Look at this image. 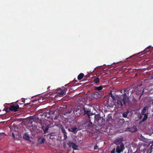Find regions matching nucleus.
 Returning a JSON list of instances; mask_svg holds the SVG:
<instances>
[{
	"instance_id": "f8f14e48",
	"label": "nucleus",
	"mask_w": 153,
	"mask_h": 153,
	"mask_svg": "<svg viewBox=\"0 0 153 153\" xmlns=\"http://www.w3.org/2000/svg\"><path fill=\"white\" fill-rule=\"evenodd\" d=\"M123 141V137H118L115 139L114 141V143L117 145H119L120 144H121L122 142Z\"/></svg>"
},
{
	"instance_id": "2eb2a0df",
	"label": "nucleus",
	"mask_w": 153,
	"mask_h": 153,
	"mask_svg": "<svg viewBox=\"0 0 153 153\" xmlns=\"http://www.w3.org/2000/svg\"><path fill=\"white\" fill-rule=\"evenodd\" d=\"M68 131H71L74 134H76L78 131V129L75 126L74 127H71L70 129H68Z\"/></svg>"
},
{
	"instance_id": "ddd939ff",
	"label": "nucleus",
	"mask_w": 153,
	"mask_h": 153,
	"mask_svg": "<svg viewBox=\"0 0 153 153\" xmlns=\"http://www.w3.org/2000/svg\"><path fill=\"white\" fill-rule=\"evenodd\" d=\"M69 145L70 147H72L74 150H76L77 149L78 146L74 143L70 142Z\"/></svg>"
},
{
	"instance_id": "a211bd4d",
	"label": "nucleus",
	"mask_w": 153,
	"mask_h": 153,
	"mask_svg": "<svg viewBox=\"0 0 153 153\" xmlns=\"http://www.w3.org/2000/svg\"><path fill=\"white\" fill-rule=\"evenodd\" d=\"M94 80L93 82L95 84H97L99 83L100 82V79L98 77H94Z\"/></svg>"
},
{
	"instance_id": "4c0bfd02",
	"label": "nucleus",
	"mask_w": 153,
	"mask_h": 153,
	"mask_svg": "<svg viewBox=\"0 0 153 153\" xmlns=\"http://www.w3.org/2000/svg\"><path fill=\"white\" fill-rule=\"evenodd\" d=\"M25 100H24L23 99V100H22V102H24V103H25Z\"/></svg>"
},
{
	"instance_id": "72a5a7b5",
	"label": "nucleus",
	"mask_w": 153,
	"mask_h": 153,
	"mask_svg": "<svg viewBox=\"0 0 153 153\" xmlns=\"http://www.w3.org/2000/svg\"><path fill=\"white\" fill-rule=\"evenodd\" d=\"M115 148H114L113 149L112 151H111V153H115Z\"/></svg>"
},
{
	"instance_id": "f03ea898",
	"label": "nucleus",
	"mask_w": 153,
	"mask_h": 153,
	"mask_svg": "<svg viewBox=\"0 0 153 153\" xmlns=\"http://www.w3.org/2000/svg\"><path fill=\"white\" fill-rule=\"evenodd\" d=\"M48 111L45 112L44 113H42L40 114V116L41 117H43L44 118L45 120L48 119L53 120V115L55 112L52 111Z\"/></svg>"
},
{
	"instance_id": "f257e3e1",
	"label": "nucleus",
	"mask_w": 153,
	"mask_h": 153,
	"mask_svg": "<svg viewBox=\"0 0 153 153\" xmlns=\"http://www.w3.org/2000/svg\"><path fill=\"white\" fill-rule=\"evenodd\" d=\"M128 102V101L123 98L122 97L116 98L115 100L114 105L118 108H121L125 105L126 103Z\"/></svg>"
},
{
	"instance_id": "6e6552de",
	"label": "nucleus",
	"mask_w": 153,
	"mask_h": 153,
	"mask_svg": "<svg viewBox=\"0 0 153 153\" xmlns=\"http://www.w3.org/2000/svg\"><path fill=\"white\" fill-rule=\"evenodd\" d=\"M19 108V105L16 104L11 105L9 107V109H10V111L14 112L16 111Z\"/></svg>"
},
{
	"instance_id": "7c9ffc66",
	"label": "nucleus",
	"mask_w": 153,
	"mask_h": 153,
	"mask_svg": "<svg viewBox=\"0 0 153 153\" xmlns=\"http://www.w3.org/2000/svg\"><path fill=\"white\" fill-rule=\"evenodd\" d=\"M49 138L50 139L53 140V139L54 138V137L53 135H52L51 134H50Z\"/></svg>"
},
{
	"instance_id": "9d476101",
	"label": "nucleus",
	"mask_w": 153,
	"mask_h": 153,
	"mask_svg": "<svg viewBox=\"0 0 153 153\" xmlns=\"http://www.w3.org/2000/svg\"><path fill=\"white\" fill-rule=\"evenodd\" d=\"M126 131H129L132 133L136 132L137 131V130L136 127L133 125V126L131 127H128L126 129Z\"/></svg>"
},
{
	"instance_id": "20e7f679",
	"label": "nucleus",
	"mask_w": 153,
	"mask_h": 153,
	"mask_svg": "<svg viewBox=\"0 0 153 153\" xmlns=\"http://www.w3.org/2000/svg\"><path fill=\"white\" fill-rule=\"evenodd\" d=\"M94 121L96 123L98 124V126H101L104 124L105 119L102 117H101L99 115H95L94 117Z\"/></svg>"
},
{
	"instance_id": "c756f323",
	"label": "nucleus",
	"mask_w": 153,
	"mask_h": 153,
	"mask_svg": "<svg viewBox=\"0 0 153 153\" xmlns=\"http://www.w3.org/2000/svg\"><path fill=\"white\" fill-rule=\"evenodd\" d=\"M64 137L65 140H66L67 138V133L66 134L64 133Z\"/></svg>"
},
{
	"instance_id": "a19ab883",
	"label": "nucleus",
	"mask_w": 153,
	"mask_h": 153,
	"mask_svg": "<svg viewBox=\"0 0 153 153\" xmlns=\"http://www.w3.org/2000/svg\"><path fill=\"white\" fill-rule=\"evenodd\" d=\"M50 87V86L48 87V88H49Z\"/></svg>"
},
{
	"instance_id": "39448f33",
	"label": "nucleus",
	"mask_w": 153,
	"mask_h": 153,
	"mask_svg": "<svg viewBox=\"0 0 153 153\" xmlns=\"http://www.w3.org/2000/svg\"><path fill=\"white\" fill-rule=\"evenodd\" d=\"M129 88H126L122 90L121 91L122 94L123 93L122 95V97H123V98L125 99V100H126L128 101L129 98L128 96L129 95Z\"/></svg>"
},
{
	"instance_id": "c85d7f7f",
	"label": "nucleus",
	"mask_w": 153,
	"mask_h": 153,
	"mask_svg": "<svg viewBox=\"0 0 153 153\" xmlns=\"http://www.w3.org/2000/svg\"><path fill=\"white\" fill-rule=\"evenodd\" d=\"M62 91L64 92L66 94V91L67 90V88L66 87H64L63 88V89L62 90Z\"/></svg>"
},
{
	"instance_id": "c03bdc74",
	"label": "nucleus",
	"mask_w": 153,
	"mask_h": 153,
	"mask_svg": "<svg viewBox=\"0 0 153 153\" xmlns=\"http://www.w3.org/2000/svg\"><path fill=\"white\" fill-rule=\"evenodd\" d=\"M77 114V116L78 115L77 114Z\"/></svg>"
},
{
	"instance_id": "f704fd0d",
	"label": "nucleus",
	"mask_w": 153,
	"mask_h": 153,
	"mask_svg": "<svg viewBox=\"0 0 153 153\" xmlns=\"http://www.w3.org/2000/svg\"><path fill=\"white\" fill-rule=\"evenodd\" d=\"M151 46H149V47H147L146 48V49H145V50H144V51H147V50L149 48H151Z\"/></svg>"
},
{
	"instance_id": "dca6fc26",
	"label": "nucleus",
	"mask_w": 153,
	"mask_h": 153,
	"mask_svg": "<svg viewBox=\"0 0 153 153\" xmlns=\"http://www.w3.org/2000/svg\"><path fill=\"white\" fill-rule=\"evenodd\" d=\"M65 94L61 89L60 90V92H58L57 93V95L59 97H62Z\"/></svg>"
},
{
	"instance_id": "a878e982",
	"label": "nucleus",
	"mask_w": 153,
	"mask_h": 153,
	"mask_svg": "<svg viewBox=\"0 0 153 153\" xmlns=\"http://www.w3.org/2000/svg\"><path fill=\"white\" fill-rule=\"evenodd\" d=\"M132 100L134 104L136 103L137 102V100L135 99L134 98V96H133V98L132 99Z\"/></svg>"
},
{
	"instance_id": "6ab92c4d",
	"label": "nucleus",
	"mask_w": 153,
	"mask_h": 153,
	"mask_svg": "<svg viewBox=\"0 0 153 153\" xmlns=\"http://www.w3.org/2000/svg\"><path fill=\"white\" fill-rule=\"evenodd\" d=\"M129 113V111L128 110H127L126 111L123 113L122 114L123 117L124 118H126L127 117V115Z\"/></svg>"
},
{
	"instance_id": "1a4fd4ad",
	"label": "nucleus",
	"mask_w": 153,
	"mask_h": 153,
	"mask_svg": "<svg viewBox=\"0 0 153 153\" xmlns=\"http://www.w3.org/2000/svg\"><path fill=\"white\" fill-rule=\"evenodd\" d=\"M40 124L41 126V128L44 131V133H46L48 129V125L42 122H41Z\"/></svg>"
},
{
	"instance_id": "37998d69",
	"label": "nucleus",
	"mask_w": 153,
	"mask_h": 153,
	"mask_svg": "<svg viewBox=\"0 0 153 153\" xmlns=\"http://www.w3.org/2000/svg\"><path fill=\"white\" fill-rule=\"evenodd\" d=\"M75 111H74V112H75Z\"/></svg>"
},
{
	"instance_id": "412c9836",
	"label": "nucleus",
	"mask_w": 153,
	"mask_h": 153,
	"mask_svg": "<svg viewBox=\"0 0 153 153\" xmlns=\"http://www.w3.org/2000/svg\"><path fill=\"white\" fill-rule=\"evenodd\" d=\"M102 86H99L96 87L95 88V90L96 91H100L102 90Z\"/></svg>"
},
{
	"instance_id": "b1692460",
	"label": "nucleus",
	"mask_w": 153,
	"mask_h": 153,
	"mask_svg": "<svg viewBox=\"0 0 153 153\" xmlns=\"http://www.w3.org/2000/svg\"><path fill=\"white\" fill-rule=\"evenodd\" d=\"M5 134L4 133H0V140L3 138L5 136Z\"/></svg>"
},
{
	"instance_id": "5701e85b",
	"label": "nucleus",
	"mask_w": 153,
	"mask_h": 153,
	"mask_svg": "<svg viewBox=\"0 0 153 153\" xmlns=\"http://www.w3.org/2000/svg\"><path fill=\"white\" fill-rule=\"evenodd\" d=\"M144 118L142 119V121H144L146 120L148 117V114H144Z\"/></svg>"
},
{
	"instance_id": "7ed1b4c3",
	"label": "nucleus",
	"mask_w": 153,
	"mask_h": 153,
	"mask_svg": "<svg viewBox=\"0 0 153 153\" xmlns=\"http://www.w3.org/2000/svg\"><path fill=\"white\" fill-rule=\"evenodd\" d=\"M142 85H138L135 91V94L137 96H139V100H140L144 91V88L141 87Z\"/></svg>"
},
{
	"instance_id": "393cba45",
	"label": "nucleus",
	"mask_w": 153,
	"mask_h": 153,
	"mask_svg": "<svg viewBox=\"0 0 153 153\" xmlns=\"http://www.w3.org/2000/svg\"><path fill=\"white\" fill-rule=\"evenodd\" d=\"M45 138L44 137L40 138L39 139V141L41 143H43L45 141Z\"/></svg>"
},
{
	"instance_id": "aec40b11",
	"label": "nucleus",
	"mask_w": 153,
	"mask_h": 153,
	"mask_svg": "<svg viewBox=\"0 0 153 153\" xmlns=\"http://www.w3.org/2000/svg\"><path fill=\"white\" fill-rule=\"evenodd\" d=\"M23 137L24 139H25L27 140H29V136L28 134L26 133H25L24 134V135L23 136Z\"/></svg>"
},
{
	"instance_id": "2f4dec72",
	"label": "nucleus",
	"mask_w": 153,
	"mask_h": 153,
	"mask_svg": "<svg viewBox=\"0 0 153 153\" xmlns=\"http://www.w3.org/2000/svg\"><path fill=\"white\" fill-rule=\"evenodd\" d=\"M94 149L95 150H97L99 149V147L97 145H95L94 146Z\"/></svg>"
},
{
	"instance_id": "a18cd8bd",
	"label": "nucleus",
	"mask_w": 153,
	"mask_h": 153,
	"mask_svg": "<svg viewBox=\"0 0 153 153\" xmlns=\"http://www.w3.org/2000/svg\"><path fill=\"white\" fill-rule=\"evenodd\" d=\"M77 114V116L78 115L77 114Z\"/></svg>"
},
{
	"instance_id": "423d86ee",
	"label": "nucleus",
	"mask_w": 153,
	"mask_h": 153,
	"mask_svg": "<svg viewBox=\"0 0 153 153\" xmlns=\"http://www.w3.org/2000/svg\"><path fill=\"white\" fill-rule=\"evenodd\" d=\"M83 110L84 111V115L87 116L88 119L89 120L91 118V116H93L94 115L93 113H92L91 112L90 109H87V108H85L84 107H83Z\"/></svg>"
},
{
	"instance_id": "0eeeda50",
	"label": "nucleus",
	"mask_w": 153,
	"mask_h": 153,
	"mask_svg": "<svg viewBox=\"0 0 153 153\" xmlns=\"http://www.w3.org/2000/svg\"><path fill=\"white\" fill-rule=\"evenodd\" d=\"M125 149V147L123 143L120 144V146H117L116 149V152L117 153L122 152Z\"/></svg>"
},
{
	"instance_id": "e433bc0d",
	"label": "nucleus",
	"mask_w": 153,
	"mask_h": 153,
	"mask_svg": "<svg viewBox=\"0 0 153 153\" xmlns=\"http://www.w3.org/2000/svg\"><path fill=\"white\" fill-rule=\"evenodd\" d=\"M12 136L13 138H15V135L13 133L12 134Z\"/></svg>"
},
{
	"instance_id": "cd10ccee",
	"label": "nucleus",
	"mask_w": 153,
	"mask_h": 153,
	"mask_svg": "<svg viewBox=\"0 0 153 153\" xmlns=\"http://www.w3.org/2000/svg\"><path fill=\"white\" fill-rule=\"evenodd\" d=\"M96 95H98L97 97H101V95L98 92H95L94 94V96H95Z\"/></svg>"
},
{
	"instance_id": "bb28decb",
	"label": "nucleus",
	"mask_w": 153,
	"mask_h": 153,
	"mask_svg": "<svg viewBox=\"0 0 153 153\" xmlns=\"http://www.w3.org/2000/svg\"><path fill=\"white\" fill-rule=\"evenodd\" d=\"M61 130L62 132V133L63 134H64V133L66 134V132L63 127L62 128H61Z\"/></svg>"
},
{
	"instance_id": "473e14b6",
	"label": "nucleus",
	"mask_w": 153,
	"mask_h": 153,
	"mask_svg": "<svg viewBox=\"0 0 153 153\" xmlns=\"http://www.w3.org/2000/svg\"><path fill=\"white\" fill-rule=\"evenodd\" d=\"M10 111V109H9V108H6V109L5 110V111L6 112H8Z\"/></svg>"
},
{
	"instance_id": "c9c22d12",
	"label": "nucleus",
	"mask_w": 153,
	"mask_h": 153,
	"mask_svg": "<svg viewBox=\"0 0 153 153\" xmlns=\"http://www.w3.org/2000/svg\"><path fill=\"white\" fill-rule=\"evenodd\" d=\"M58 117V116H57L56 115V116L54 118V120H56L57 119V118Z\"/></svg>"
},
{
	"instance_id": "4468645a",
	"label": "nucleus",
	"mask_w": 153,
	"mask_h": 153,
	"mask_svg": "<svg viewBox=\"0 0 153 153\" xmlns=\"http://www.w3.org/2000/svg\"><path fill=\"white\" fill-rule=\"evenodd\" d=\"M148 108L146 106L144 107V108L142 111L141 114V116H143L144 114H148Z\"/></svg>"
},
{
	"instance_id": "f3484780",
	"label": "nucleus",
	"mask_w": 153,
	"mask_h": 153,
	"mask_svg": "<svg viewBox=\"0 0 153 153\" xmlns=\"http://www.w3.org/2000/svg\"><path fill=\"white\" fill-rule=\"evenodd\" d=\"M84 76V75L83 73H80L78 76L77 79H78L79 80H80L82 79Z\"/></svg>"
},
{
	"instance_id": "79ce46f5",
	"label": "nucleus",
	"mask_w": 153,
	"mask_h": 153,
	"mask_svg": "<svg viewBox=\"0 0 153 153\" xmlns=\"http://www.w3.org/2000/svg\"><path fill=\"white\" fill-rule=\"evenodd\" d=\"M67 85V84L65 85V86H66Z\"/></svg>"
},
{
	"instance_id": "9b49d317",
	"label": "nucleus",
	"mask_w": 153,
	"mask_h": 153,
	"mask_svg": "<svg viewBox=\"0 0 153 153\" xmlns=\"http://www.w3.org/2000/svg\"><path fill=\"white\" fill-rule=\"evenodd\" d=\"M88 121L85 123V127H87V128L91 130L93 128V125L92 122H91V119L90 120L88 119Z\"/></svg>"
},
{
	"instance_id": "ea45409f",
	"label": "nucleus",
	"mask_w": 153,
	"mask_h": 153,
	"mask_svg": "<svg viewBox=\"0 0 153 153\" xmlns=\"http://www.w3.org/2000/svg\"><path fill=\"white\" fill-rule=\"evenodd\" d=\"M36 117V118H37V119H39V118H38L37 117Z\"/></svg>"
},
{
	"instance_id": "58836bf2",
	"label": "nucleus",
	"mask_w": 153,
	"mask_h": 153,
	"mask_svg": "<svg viewBox=\"0 0 153 153\" xmlns=\"http://www.w3.org/2000/svg\"><path fill=\"white\" fill-rule=\"evenodd\" d=\"M111 97L113 99V98H114V97L112 95H111Z\"/></svg>"
},
{
	"instance_id": "4be33fe9",
	"label": "nucleus",
	"mask_w": 153,
	"mask_h": 153,
	"mask_svg": "<svg viewBox=\"0 0 153 153\" xmlns=\"http://www.w3.org/2000/svg\"><path fill=\"white\" fill-rule=\"evenodd\" d=\"M153 148V141L152 143V144L150 147V149L148 150V152L149 153H152V149Z\"/></svg>"
}]
</instances>
